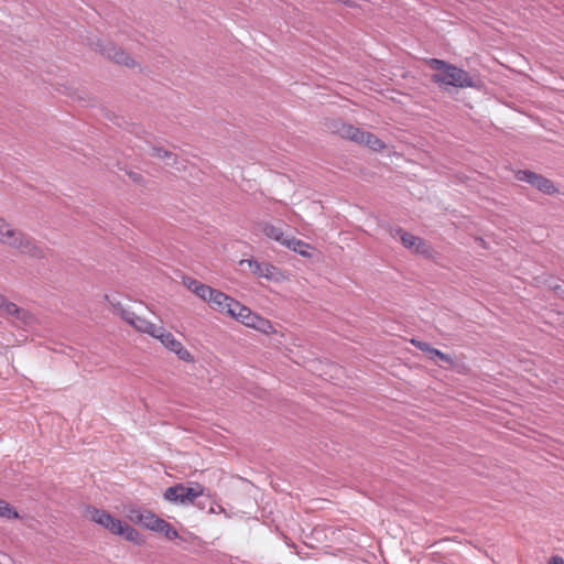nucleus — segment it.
<instances>
[{
    "label": "nucleus",
    "mask_w": 564,
    "mask_h": 564,
    "mask_svg": "<svg viewBox=\"0 0 564 564\" xmlns=\"http://www.w3.org/2000/svg\"><path fill=\"white\" fill-rule=\"evenodd\" d=\"M241 264L247 263L251 272L260 278H265L269 281L278 280L279 270L276 267L269 262H259L253 259L242 260Z\"/></svg>",
    "instance_id": "nucleus-14"
},
{
    "label": "nucleus",
    "mask_w": 564,
    "mask_h": 564,
    "mask_svg": "<svg viewBox=\"0 0 564 564\" xmlns=\"http://www.w3.org/2000/svg\"><path fill=\"white\" fill-rule=\"evenodd\" d=\"M549 564H564V560L560 555H553L550 557Z\"/></svg>",
    "instance_id": "nucleus-29"
},
{
    "label": "nucleus",
    "mask_w": 564,
    "mask_h": 564,
    "mask_svg": "<svg viewBox=\"0 0 564 564\" xmlns=\"http://www.w3.org/2000/svg\"><path fill=\"white\" fill-rule=\"evenodd\" d=\"M159 339L170 351L174 352L178 359L187 362H193L192 354L177 340L174 335L166 332L164 327L160 326L156 335L153 336Z\"/></svg>",
    "instance_id": "nucleus-8"
},
{
    "label": "nucleus",
    "mask_w": 564,
    "mask_h": 564,
    "mask_svg": "<svg viewBox=\"0 0 564 564\" xmlns=\"http://www.w3.org/2000/svg\"><path fill=\"white\" fill-rule=\"evenodd\" d=\"M0 517L7 519H15L19 517L17 510L8 502L0 499Z\"/></svg>",
    "instance_id": "nucleus-22"
},
{
    "label": "nucleus",
    "mask_w": 564,
    "mask_h": 564,
    "mask_svg": "<svg viewBox=\"0 0 564 564\" xmlns=\"http://www.w3.org/2000/svg\"><path fill=\"white\" fill-rule=\"evenodd\" d=\"M207 303L213 310L225 313L234 318L236 316V312L239 311L240 305L238 301L216 289Z\"/></svg>",
    "instance_id": "nucleus-10"
},
{
    "label": "nucleus",
    "mask_w": 564,
    "mask_h": 564,
    "mask_svg": "<svg viewBox=\"0 0 564 564\" xmlns=\"http://www.w3.org/2000/svg\"><path fill=\"white\" fill-rule=\"evenodd\" d=\"M410 341L417 349H420V350H422L424 352H427V354H429V351H430V349L432 347L429 343H425V341H422V340H419V339H415V338H412Z\"/></svg>",
    "instance_id": "nucleus-26"
},
{
    "label": "nucleus",
    "mask_w": 564,
    "mask_h": 564,
    "mask_svg": "<svg viewBox=\"0 0 564 564\" xmlns=\"http://www.w3.org/2000/svg\"><path fill=\"white\" fill-rule=\"evenodd\" d=\"M111 61H113L117 64L124 65L127 67H134L135 62L134 59L124 52L121 47H118L113 55H111Z\"/></svg>",
    "instance_id": "nucleus-18"
},
{
    "label": "nucleus",
    "mask_w": 564,
    "mask_h": 564,
    "mask_svg": "<svg viewBox=\"0 0 564 564\" xmlns=\"http://www.w3.org/2000/svg\"><path fill=\"white\" fill-rule=\"evenodd\" d=\"M328 129L332 132L339 134L341 138L351 140L359 144H365L375 151H380L386 148L384 142L381 141L373 133L362 131L359 128H356L351 124H347L340 120L333 121L328 126Z\"/></svg>",
    "instance_id": "nucleus-4"
},
{
    "label": "nucleus",
    "mask_w": 564,
    "mask_h": 564,
    "mask_svg": "<svg viewBox=\"0 0 564 564\" xmlns=\"http://www.w3.org/2000/svg\"><path fill=\"white\" fill-rule=\"evenodd\" d=\"M0 243L34 259L45 257L44 249L30 235L14 229L4 218L0 219Z\"/></svg>",
    "instance_id": "nucleus-1"
},
{
    "label": "nucleus",
    "mask_w": 564,
    "mask_h": 564,
    "mask_svg": "<svg viewBox=\"0 0 564 564\" xmlns=\"http://www.w3.org/2000/svg\"><path fill=\"white\" fill-rule=\"evenodd\" d=\"M392 237H400L402 245L408 249H413L416 253L426 254L430 251L429 245L420 237L404 231L402 228L391 229Z\"/></svg>",
    "instance_id": "nucleus-11"
},
{
    "label": "nucleus",
    "mask_w": 564,
    "mask_h": 564,
    "mask_svg": "<svg viewBox=\"0 0 564 564\" xmlns=\"http://www.w3.org/2000/svg\"><path fill=\"white\" fill-rule=\"evenodd\" d=\"M13 302H10L4 295L0 294V310L1 316L9 311V306L12 305Z\"/></svg>",
    "instance_id": "nucleus-27"
},
{
    "label": "nucleus",
    "mask_w": 564,
    "mask_h": 564,
    "mask_svg": "<svg viewBox=\"0 0 564 564\" xmlns=\"http://www.w3.org/2000/svg\"><path fill=\"white\" fill-rule=\"evenodd\" d=\"M88 45L95 50L96 52L105 55L106 57H108L109 59L111 58V55L115 54L116 50L118 48V46H116L113 43L111 42H104L99 39L97 40H91Z\"/></svg>",
    "instance_id": "nucleus-17"
},
{
    "label": "nucleus",
    "mask_w": 564,
    "mask_h": 564,
    "mask_svg": "<svg viewBox=\"0 0 564 564\" xmlns=\"http://www.w3.org/2000/svg\"><path fill=\"white\" fill-rule=\"evenodd\" d=\"M426 64L431 69L435 70L431 78L440 87L454 86L464 88L473 86V79L468 73L453 64L438 58H430L426 61Z\"/></svg>",
    "instance_id": "nucleus-2"
},
{
    "label": "nucleus",
    "mask_w": 564,
    "mask_h": 564,
    "mask_svg": "<svg viewBox=\"0 0 564 564\" xmlns=\"http://www.w3.org/2000/svg\"><path fill=\"white\" fill-rule=\"evenodd\" d=\"M236 319L240 321L248 327L254 328L263 334H270L274 332L273 325L270 321L252 313L250 308L243 305H239V311L236 312Z\"/></svg>",
    "instance_id": "nucleus-7"
},
{
    "label": "nucleus",
    "mask_w": 564,
    "mask_h": 564,
    "mask_svg": "<svg viewBox=\"0 0 564 564\" xmlns=\"http://www.w3.org/2000/svg\"><path fill=\"white\" fill-rule=\"evenodd\" d=\"M215 289H213L212 286L207 285V284H204L202 283L198 289H197V292L195 295H197L199 299H202L203 301L205 302H208L209 297L212 296L213 292H214Z\"/></svg>",
    "instance_id": "nucleus-23"
},
{
    "label": "nucleus",
    "mask_w": 564,
    "mask_h": 564,
    "mask_svg": "<svg viewBox=\"0 0 564 564\" xmlns=\"http://www.w3.org/2000/svg\"><path fill=\"white\" fill-rule=\"evenodd\" d=\"M550 288L557 294H560L561 292H564L561 288L560 284H555V285H550Z\"/></svg>",
    "instance_id": "nucleus-31"
},
{
    "label": "nucleus",
    "mask_w": 564,
    "mask_h": 564,
    "mask_svg": "<svg viewBox=\"0 0 564 564\" xmlns=\"http://www.w3.org/2000/svg\"><path fill=\"white\" fill-rule=\"evenodd\" d=\"M283 246L297 252L303 257H311V252L308 251L312 249L311 245L300 239H296L295 237H291L288 240L283 241Z\"/></svg>",
    "instance_id": "nucleus-16"
},
{
    "label": "nucleus",
    "mask_w": 564,
    "mask_h": 564,
    "mask_svg": "<svg viewBox=\"0 0 564 564\" xmlns=\"http://www.w3.org/2000/svg\"><path fill=\"white\" fill-rule=\"evenodd\" d=\"M218 510H216V508L214 506H210L208 512L209 513H216V512H223L225 511V509L221 507V506H216Z\"/></svg>",
    "instance_id": "nucleus-30"
},
{
    "label": "nucleus",
    "mask_w": 564,
    "mask_h": 564,
    "mask_svg": "<svg viewBox=\"0 0 564 564\" xmlns=\"http://www.w3.org/2000/svg\"><path fill=\"white\" fill-rule=\"evenodd\" d=\"M85 516L113 534L116 532H120L119 530L121 529V520L112 517L106 510L88 506L86 508Z\"/></svg>",
    "instance_id": "nucleus-9"
},
{
    "label": "nucleus",
    "mask_w": 564,
    "mask_h": 564,
    "mask_svg": "<svg viewBox=\"0 0 564 564\" xmlns=\"http://www.w3.org/2000/svg\"><path fill=\"white\" fill-rule=\"evenodd\" d=\"M120 532H116L115 534H119V535H122L126 540L128 541H131V542H134L137 544L140 543V540H139V532L133 529L131 525L127 524V523H123L121 521V529L119 530Z\"/></svg>",
    "instance_id": "nucleus-19"
},
{
    "label": "nucleus",
    "mask_w": 564,
    "mask_h": 564,
    "mask_svg": "<svg viewBox=\"0 0 564 564\" xmlns=\"http://www.w3.org/2000/svg\"><path fill=\"white\" fill-rule=\"evenodd\" d=\"M105 299L112 306L113 313L119 315L126 323L134 327L137 330L149 334L152 337L159 332L160 326L138 316L134 312L126 310L120 302L110 300L108 295H106Z\"/></svg>",
    "instance_id": "nucleus-5"
},
{
    "label": "nucleus",
    "mask_w": 564,
    "mask_h": 564,
    "mask_svg": "<svg viewBox=\"0 0 564 564\" xmlns=\"http://www.w3.org/2000/svg\"><path fill=\"white\" fill-rule=\"evenodd\" d=\"M132 522L143 525L144 528L156 532L163 521L149 510L132 509L129 512Z\"/></svg>",
    "instance_id": "nucleus-13"
},
{
    "label": "nucleus",
    "mask_w": 564,
    "mask_h": 564,
    "mask_svg": "<svg viewBox=\"0 0 564 564\" xmlns=\"http://www.w3.org/2000/svg\"><path fill=\"white\" fill-rule=\"evenodd\" d=\"M2 316L10 317L13 325L22 328L32 327L36 323V318L31 312L19 307L15 303H12L9 311Z\"/></svg>",
    "instance_id": "nucleus-12"
},
{
    "label": "nucleus",
    "mask_w": 564,
    "mask_h": 564,
    "mask_svg": "<svg viewBox=\"0 0 564 564\" xmlns=\"http://www.w3.org/2000/svg\"><path fill=\"white\" fill-rule=\"evenodd\" d=\"M204 486L198 482H192L189 486L180 482L166 488L163 498L174 505H195L199 509H205V501H196L204 497Z\"/></svg>",
    "instance_id": "nucleus-3"
},
{
    "label": "nucleus",
    "mask_w": 564,
    "mask_h": 564,
    "mask_svg": "<svg viewBox=\"0 0 564 564\" xmlns=\"http://www.w3.org/2000/svg\"><path fill=\"white\" fill-rule=\"evenodd\" d=\"M183 284L191 291L193 292L194 294H196L197 292V289L198 286L202 284V282H199L198 280L196 279H193V278H184L183 279Z\"/></svg>",
    "instance_id": "nucleus-25"
},
{
    "label": "nucleus",
    "mask_w": 564,
    "mask_h": 564,
    "mask_svg": "<svg viewBox=\"0 0 564 564\" xmlns=\"http://www.w3.org/2000/svg\"><path fill=\"white\" fill-rule=\"evenodd\" d=\"M516 180L520 182H525L530 184L532 187L536 188L543 194L554 195L558 193V188L555 184L547 177L542 174H538L530 170H518L514 172Z\"/></svg>",
    "instance_id": "nucleus-6"
},
{
    "label": "nucleus",
    "mask_w": 564,
    "mask_h": 564,
    "mask_svg": "<svg viewBox=\"0 0 564 564\" xmlns=\"http://www.w3.org/2000/svg\"><path fill=\"white\" fill-rule=\"evenodd\" d=\"M150 155L160 158V159H172L173 160L172 164L173 165L177 164V156L174 153H172L171 151H167L160 147H152L150 150Z\"/></svg>",
    "instance_id": "nucleus-20"
},
{
    "label": "nucleus",
    "mask_w": 564,
    "mask_h": 564,
    "mask_svg": "<svg viewBox=\"0 0 564 564\" xmlns=\"http://www.w3.org/2000/svg\"><path fill=\"white\" fill-rule=\"evenodd\" d=\"M430 358L433 359L435 357L440 358L442 361H445L447 364H453V358L449 355H446L442 352L441 350L431 347L429 351Z\"/></svg>",
    "instance_id": "nucleus-24"
},
{
    "label": "nucleus",
    "mask_w": 564,
    "mask_h": 564,
    "mask_svg": "<svg viewBox=\"0 0 564 564\" xmlns=\"http://www.w3.org/2000/svg\"><path fill=\"white\" fill-rule=\"evenodd\" d=\"M128 176L130 177V180L132 182H134L137 184H142L144 181L143 176L138 172L130 171V172H128Z\"/></svg>",
    "instance_id": "nucleus-28"
},
{
    "label": "nucleus",
    "mask_w": 564,
    "mask_h": 564,
    "mask_svg": "<svg viewBox=\"0 0 564 564\" xmlns=\"http://www.w3.org/2000/svg\"><path fill=\"white\" fill-rule=\"evenodd\" d=\"M159 533H163L166 539L174 540L178 538V532L167 521L163 519L159 530Z\"/></svg>",
    "instance_id": "nucleus-21"
},
{
    "label": "nucleus",
    "mask_w": 564,
    "mask_h": 564,
    "mask_svg": "<svg viewBox=\"0 0 564 564\" xmlns=\"http://www.w3.org/2000/svg\"><path fill=\"white\" fill-rule=\"evenodd\" d=\"M258 230L262 232L265 237L273 239L281 245H283V241L288 240L289 238H285L283 235V231L280 227L274 226L273 224L262 221L258 225Z\"/></svg>",
    "instance_id": "nucleus-15"
}]
</instances>
